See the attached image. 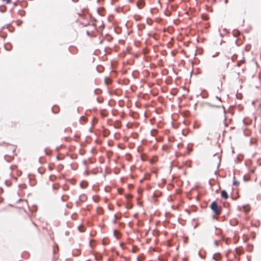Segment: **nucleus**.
<instances>
[{
    "mask_svg": "<svg viewBox=\"0 0 261 261\" xmlns=\"http://www.w3.org/2000/svg\"><path fill=\"white\" fill-rule=\"evenodd\" d=\"M126 207H127V208H129L131 207V206L130 207L127 206Z\"/></svg>",
    "mask_w": 261,
    "mask_h": 261,
    "instance_id": "nucleus-20",
    "label": "nucleus"
},
{
    "mask_svg": "<svg viewBox=\"0 0 261 261\" xmlns=\"http://www.w3.org/2000/svg\"><path fill=\"white\" fill-rule=\"evenodd\" d=\"M232 34L234 37H238L240 35V32L237 30H234L232 31Z\"/></svg>",
    "mask_w": 261,
    "mask_h": 261,
    "instance_id": "nucleus-6",
    "label": "nucleus"
},
{
    "mask_svg": "<svg viewBox=\"0 0 261 261\" xmlns=\"http://www.w3.org/2000/svg\"><path fill=\"white\" fill-rule=\"evenodd\" d=\"M138 250V248L136 246H133L132 248V251L134 253H136Z\"/></svg>",
    "mask_w": 261,
    "mask_h": 261,
    "instance_id": "nucleus-14",
    "label": "nucleus"
},
{
    "mask_svg": "<svg viewBox=\"0 0 261 261\" xmlns=\"http://www.w3.org/2000/svg\"><path fill=\"white\" fill-rule=\"evenodd\" d=\"M70 51L72 53H76L77 52V49L74 47L70 48Z\"/></svg>",
    "mask_w": 261,
    "mask_h": 261,
    "instance_id": "nucleus-15",
    "label": "nucleus"
},
{
    "mask_svg": "<svg viewBox=\"0 0 261 261\" xmlns=\"http://www.w3.org/2000/svg\"><path fill=\"white\" fill-rule=\"evenodd\" d=\"M121 218V215L120 214H116L115 215V220H114L113 222L114 223H116V220H119Z\"/></svg>",
    "mask_w": 261,
    "mask_h": 261,
    "instance_id": "nucleus-7",
    "label": "nucleus"
},
{
    "mask_svg": "<svg viewBox=\"0 0 261 261\" xmlns=\"http://www.w3.org/2000/svg\"><path fill=\"white\" fill-rule=\"evenodd\" d=\"M145 258V257L143 255H140L137 257V260L138 261H143Z\"/></svg>",
    "mask_w": 261,
    "mask_h": 261,
    "instance_id": "nucleus-9",
    "label": "nucleus"
},
{
    "mask_svg": "<svg viewBox=\"0 0 261 261\" xmlns=\"http://www.w3.org/2000/svg\"><path fill=\"white\" fill-rule=\"evenodd\" d=\"M57 158L58 160H59V158L58 156H57Z\"/></svg>",
    "mask_w": 261,
    "mask_h": 261,
    "instance_id": "nucleus-19",
    "label": "nucleus"
},
{
    "mask_svg": "<svg viewBox=\"0 0 261 261\" xmlns=\"http://www.w3.org/2000/svg\"><path fill=\"white\" fill-rule=\"evenodd\" d=\"M81 231H83L84 230L83 229H80Z\"/></svg>",
    "mask_w": 261,
    "mask_h": 261,
    "instance_id": "nucleus-21",
    "label": "nucleus"
},
{
    "mask_svg": "<svg viewBox=\"0 0 261 261\" xmlns=\"http://www.w3.org/2000/svg\"><path fill=\"white\" fill-rule=\"evenodd\" d=\"M145 5L143 1H139L137 3V6L139 9H142Z\"/></svg>",
    "mask_w": 261,
    "mask_h": 261,
    "instance_id": "nucleus-5",
    "label": "nucleus"
},
{
    "mask_svg": "<svg viewBox=\"0 0 261 261\" xmlns=\"http://www.w3.org/2000/svg\"><path fill=\"white\" fill-rule=\"evenodd\" d=\"M54 167H55V165L53 163H50L48 165V168H49V170H50V171L53 170L54 169Z\"/></svg>",
    "mask_w": 261,
    "mask_h": 261,
    "instance_id": "nucleus-11",
    "label": "nucleus"
},
{
    "mask_svg": "<svg viewBox=\"0 0 261 261\" xmlns=\"http://www.w3.org/2000/svg\"><path fill=\"white\" fill-rule=\"evenodd\" d=\"M221 196L222 198H223L225 199H227L228 197V194L225 190H222L221 191Z\"/></svg>",
    "mask_w": 261,
    "mask_h": 261,
    "instance_id": "nucleus-4",
    "label": "nucleus"
},
{
    "mask_svg": "<svg viewBox=\"0 0 261 261\" xmlns=\"http://www.w3.org/2000/svg\"><path fill=\"white\" fill-rule=\"evenodd\" d=\"M211 208L214 211L215 214L217 215H219L221 213V207L218 205L216 201L212 202L210 205Z\"/></svg>",
    "mask_w": 261,
    "mask_h": 261,
    "instance_id": "nucleus-1",
    "label": "nucleus"
},
{
    "mask_svg": "<svg viewBox=\"0 0 261 261\" xmlns=\"http://www.w3.org/2000/svg\"><path fill=\"white\" fill-rule=\"evenodd\" d=\"M60 187V185L58 183H56V184H54L53 185V188L55 190H57Z\"/></svg>",
    "mask_w": 261,
    "mask_h": 261,
    "instance_id": "nucleus-10",
    "label": "nucleus"
},
{
    "mask_svg": "<svg viewBox=\"0 0 261 261\" xmlns=\"http://www.w3.org/2000/svg\"><path fill=\"white\" fill-rule=\"evenodd\" d=\"M57 179V177L56 176L54 175H51L50 176H49V179L52 181H55L56 179Z\"/></svg>",
    "mask_w": 261,
    "mask_h": 261,
    "instance_id": "nucleus-12",
    "label": "nucleus"
},
{
    "mask_svg": "<svg viewBox=\"0 0 261 261\" xmlns=\"http://www.w3.org/2000/svg\"><path fill=\"white\" fill-rule=\"evenodd\" d=\"M79 229L80 230V229H82V228H80V227H79Z\"/></svg>",
    "mask_w": 261,
    "mask_h": 261,
    "instance_id": "nucleus-22",
    "label": "nucleus"
},
{
    "mask_svg": "<svg viewBox=\"0 0 261 261\" xmlns=\"http://www.w3.org/2000/svg\"><path fill=\"white\" fill-rule=\"evenodd\" d=\"M91 27L92 28V29H91V30H87L86 31V33H87V35L89 36H93L96 29V28L94 25H91Z\"/></svg>",
    "mask_w": 261,
    "mask_h": 261,
    "instance_id": "nucleus-2",
    "label": "nucleus"
},
{
    "mask_svg": "<svg viewBox=\"0 0 261 261\" xmlns=\"http://www.w3.org/2000/svg\"><path fill=\"white\" fill-rule=\"evenodd\" d=\"M63 168V165H59L58 166L59 170H62Z\"/></svg>",
    "mask_w": 261,
    "mask_h": 261,
    "instance_id": "nucleus-16",
    "label": "nucleus"
},
{
    "mask_svg": "<svg viewBox=\"0 0 261 261\" xmlns=\"http://www.w3.org/2000/svg\"><path fill=\"white\" fill-rule=\"evenodd\" d=\"M213 258L216 261H219L221 259V255L219 253H217L214 254Z\"/></svg>",
    "mask_w": 261,
    "mask_h": 261,
    "instance_id": "nucleus-3",
    "label": "nucleus"
},
{
    "mask_svg": "<svg viewBox=\"0 0 261 261\" xmlns=\"http://www.w3.org/2000/svg\"><path fill=\"white\" fill-rule=\"evenodd\" d=\"M105 82L107 84H110L111 83V80L110 78H106L105 79Z\"/></svg>",
    "mask_w": 261,
    "mask_h": 261,
    "instance_id": "nucleus-13",
    "label": "nucleus"
},
{
    "mask_svg": "<svg viewBox=\"0 0 261 261\" xmlns=\"http://www.w3.org/2000/svg\"><path fill=\"white\" fill-rule=\"evenodd\" d=\"M126 198L127 199H129V198H132V195H130V194H128L126 196Z\"/></svg>",
    "mask_w": 261,
    "mask_h": 261,
    "instance_id": "nucleus-18",
    "label": "nucleus"
},
{
    "mask_svg": "<svg viewBox=\"0 0 261 261\" xmlns=\"http://www.w3.org/2000/svg\"><path fill=\"white\" fill-rule=\"evenodd\" d=\"M114 234L115 236L117 238H119L120 236V232L116 230H114Z\"/></svg>",
    "mask_w": 261,
    "mask_h": 261,
    "instance_id": "nucleus-8",
    "label": "nucleus"
},
{
    "mask_svg": "<svg viewBox=\"0 0 261 261\" xmlns=\"http://www.w3.org/2000/svg\"><path fill=\"white\" fill-rule=\"evenodd\" d=\"M233 184L234 186H238L239 184V182L237 181H235L233 182Z\"/></svg>",
    "mask_w": 261,
    "mask_h": 261,
    "instance_id": "nucleus-17",
    "label": "nucleus"
}]
</instances>
